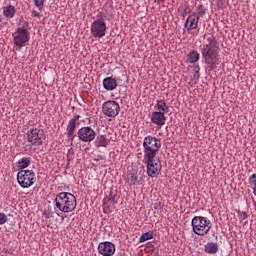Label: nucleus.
Returning <instances> with one entry per match:
<instances>
[{
    "instance_id": "nucleus-9",
    "label": "nucleus",
    "mask_w": 256,
    "mask_h": 256,
    "mask_svg": "<svg viewBox=\"0 0 256 256\" xmlns=\"http://www.w3.org/2000/svg\"><path fill=\"white\" fill-rule=\"evenodd\" d=\"M27 41H29V34L27 33V29L18 28L14 33V44L17 47H23Z\"/></svg>"
},
{
    "instance_id": "nucleus-23",
    "label": "nucleus",
    "mask_w": 256,
    "mask_h": 256,
    "mask_svg": "<svg viewBox=\"0 0 256 256\" xmlns=\"http://www.w3.org/2000/svg\"><path fill=\"white\" fill-rule=\"evenodd\" d=\"M130 183L132 185H137V183H139V177H137V174H131Z\"/></svg>"
},
{
    "instance_id": "nucleus-26",
    "label": "nucleus",
    "mask_w": 256,
    "mask_h": 256,
    "mask_svg": "<svg viewBox=\"0 0 256 256\" xmlns=\"http://www.w3.org/2000/svg\"><path fill=\"white\" fill-rule=\"evenodd\" d=\"M43 3H45V0H35V5L37 7H41V5H43Z\"/></svg>"
},
{
    "instance_id": "nucleus-6",
    "label": "nucleus",
    "mask_w": 256,
    "mask_h": 256,
    "mask_svg": "<svg viewBox=\"0 0 256 256\" xmlns=\"http://www.w3.org/2000/svg\"><path fill=\"white\" fill-rule=\"evenodd\" d=\"M33 179H35V173L31 172V170H21L18 172V183L24 188L31 187Z\"/></svg>"
},
{
    "instance_id": "nucleus-29",
    "label": "nucleus",
    "mask_w": 256,
    "mask_h": 256,
    "mask_svg": "<svg viewBox=\"0 0 256 256\" xmlns=\"http://www.w3.org/2000/svg\"><path fill=\"white\" fill-rule=\"evenodd\" d=\"M32 13H33L34 17H39V15H40L39 12H37V11H33Z\"/></svg>"
},
{
    "instance_id": "nucleus-32",
    "label": "nucleus",
    "mask_w": 256,
    "mask_h": 256,
    "mask_svg": "<svg viewBox=\"0 0 256 256\" xmlns=\"http://www.w3.org/2000/svg\"><path fill=\"white\" fill-rule=\"evenodd\" d=\"M244 217H247V214H246V213H244Z\"/></svg>"
},
{
    "instance_id": "nucleus-22",
    "label": "nucleus",
    "mask_w": 256,
    "mask_h": 256,
    "mask_svg": "<svg viewBox=\"0 0 256 256\" xmlns=\"http://www.w3.org/2000/svg\"><path fill=\"white\" fill-rule=\"evenodd\" d=\"M98 147H107V139L105 137L101 136L98 139Z\"/></svg>"
},
{
    "instance_id": "nucleus-3",
    "label": "nucleus",
    "mask_w": 256,
    "mask_h": 256,
    "mask_svg": "<svg viewBox=\"0 0 256 256\" xmlns=\"http://www.w3.org/2000/svg\"><path fill=\"white\" fill-rule=\"evenodd\" d=\"M193 231L196 235H207L211 229V221L202 216H196L192 219Z\"/></svg>"
},
{
    "instance_id": "nucleus-31",
    "label": "nucleus",
    "mask_w": 256,
    "mask_h": 256,
    "mask_svg": "<svg viewBox=\"0 0 256 256\" xmlns=\"http://www.w3.org/2000/svg\"><path fill=\"white\" fill-rule=\"evenodd\" d=\"M254 188H253V191H254V195H256V184H254Z\"/></svg>"
},
{
    "instance_id": "nucleus-15",
    "label": "nucleus",
    "mask_w": 256,
    "mask_h": 256,
    "mask_svg": "<svg viewBox=\"0 0 256 256\" xmlns=\"http://www.w3.org/2000/svg\"><path fill=\"white\" fill-rule=\"evenodd\" d=\"M199 23V17H196L195 15L189 16L185 27L186 29H197V24Z\"/></svg>"
},
{
    "instance_id": "nucleus-18",
    "label": "nucleus",
    "mask_w": 256,
    "mask_h": 256,
    "mask_svg": "<svg viewBox=\"0 0 256 256\" xmlns=\"http://www.w3.org/2000/svg\"><path fill=\"white\" fill-rule=\"evenodd\" d=\"M4 15L5 17H13L15 15V7L13 6H7L4 8Z\"/></svg>"
},
{
    "instance_id": "nucleus-13",
    "label": "nucleus",
    "mask_w": 256,
    "mask_h": 256,
    "mask_svg": "<svg viewBox=\"0 0 256 256\" xmlns=\"http://www.w3.org/2000/svg\"><path fill=\"white\" fill-rule=\"evenodd\" d=\"M151 119L155 125H165V115L163 112H154Z\"/></svg>"
},
{
    "instance_id": "nucleus-28",
    "label": "nucleus",
    "mask_w": 256,
    "mask_h": 256,
    "mask_svg": "<svg viewBox=\"0 0 256 256\" xmlns=\"http://www.w3.org/2000/svg\"><path fill=\"white\" fill-rule=\"evenodd\" d=\"M164 107H165V103L162 102V103L158 104V109H161L163 111V113L165 112V108Z\"/></svg>"
},
{
    "instance_id": "nucleus-8",
    "label": "nucleus",
    "mask_w": 256,
    "mask_h": 256,
    "mask_svg": "<svg viewBox=\"0 0 256 256\" xmlns=\"http://www.w3.org/2000/svg\"><path fill=\"white\" fill-rule=\"evenodd\" d=\"M105 31H107V25L105 24V22L97 20L92 23L91 33L93 37H98L99 39H101V37H105Z\"/></svg>"
},
{
    "instance_id": "nucleus-5",
    "label": "nucleus",
    "mask_w": 256,
    "mask_h": 256,
    "mask_svg": "<svg viewBox=\"0 0 256 256\" xmlns=\"http://www.w3.org/2000/svg\"><path fill=\"white\" fill-rule=\"evenodd\" d=\"M202 55L211 70L217 68V53H215V50L211 46L206 45L203 48Z\"/></svg>"
},
{
    "instance_id": "nucleus-19",
    "label": "nucleus",
    "mask_w": 256,
    "mask_h": 256,
    "mask_svg": "<svg viewBox=\"0 0 256 256\" xmlns=\"http://www.w3.org/2000/svg\"><path fill=\"white\" fill-rule=\"evenodd\" d=\"M149 239H153V232H146L141 235L139 242L145 243V241H149Z\"/></svg>"
},
{
    "instance_id": "nucleus-21",
    "label": "nucleus",
    "mask_w": 256,
    "mask_h": 256,
    "mask_svg": "<svg viewBox=\"0 0 256 256\" xmlns=\"http://www.w3.org/2000/svg\"><path fill=\"white\" fill-rule=\"evenodd\" d=\"M29 163H31V160H29V158H22V160L19 162L20 169H25L29 167Z\"/></svg>"
},
{
    "instance_id": "nucleus-2",
    "label": "nucleus",
    "mask_w": 256,
    "mask_h": 256,
    "mask_svg": "<svg viewBox=\"0 0 256 256\" xmlns=\"http://www.w3.org/2000/svg\"><path fill=\"white\" fill-rule=\"evenodd\" d=\"M144 161L147 165V174L149 177H157L161 173V160L157 155L149 154L144 156Z\"/></svg>"
},
{
    "instance_id": "nucleus-20",
    "label": "nucleus",
    "mask_w": 256,
    "mask_h": 256,
    "mask_svg": "<svg viewBox=\"0 0 256 256\" xmlns=\"http://www.w3.org/2000/svg\"><path fill=\"white\" fill-rule=\"evenodd\" d=\"M77 125V121L75 119H72L70 122H69V125H68V135H73V131L75 130V127Z\"/></svg>"
},
{
    "instance_id": "nucleus-11",
    "label": "nucleus",
    "mask_w": 256,
    "mask_h": 256,
    "mask_svg": "<svg viewBox=\"0 0 256 256\" xmlns=\"http://www.w3.org/2000/svg\"><path fill=\"white\" fill-rule=\"evenodd\" d=\"M98 252L103 256L114 255L115 245L111 242H101L98 246Z\"/></svg>"
},
{
    "instance_id": "nucleus-17",
    "label": "nucleus",
    "mask_w": 256,
    "mask_h": 256,
    "mask_svg": "<svg viewBox=\"0 0 256 256\" xmlns=\"http://www.w3.org/2000/svg\"><path fill=\"white\" fill-rule=\"evenodd\" d=\"M199 61V52L192 51L188 55V63H197Z\"/></svg>"
},
{
    "instance_id": "nucleus-7",
    "label": "nucleus",
    "mask_w": 256,
    "mask_h": 256,
    "mask_svg": "<svg viewBox=\"0 0 256 256\" xmlns=\"http://www.w3.org/2000/svg\"><path fill=\"white\" fill-rule=\"evenodd\" d=\"M119 109V104L115 101H107L102 106V111L107 117H117Z\"/></svg>"
},
{
    "instance_id": "nucleus-30",
    "label": "nucleus",
    "mask_w": 256,
    "mask_h": 256,
    "mask_svg": "<svg viewBox=\"0 0 256 256\" xmlns=\"http://www.w3.org/2000/svg\"><path fill=\"white\" fill-rule=\"evenodd\" d=\"M165 0H154V3H163Z\"/></svg>"
},
{
    "instance_id": "nucleus-12",
    "label": "nucleus",
    "mask_w": 256,
    "mask_h": 256,
    "mask_svg": "<svg viewBox=\"0 0 256 256\" xmlns=\"http://www.w3.org/2000/svg\"><path fill=\"white\" fill-rule=\"evenodd\" d=\"M78 135H79V139L85 142L93 141V139H95V131H93V129L89 127H84L80 129L78 132Z\"/></svg>"
},
{
    "instance_id": "nucleus-10",
    "label": "nucleus",
    "mask_w": 256,
    "mask_h": 256,
    "mask_svg": "<svg viewBox=\"0 0 256 256\" xmlns=\"http://www.w3.org/2000/svg\"><path fill=\"white\" fill-rule=\"evenodd\" d=\"M43 131L33 128L27 134V141L31 143V145H43Z\"/></svg>"
},
{
    "instance_id": "nucleus-14",
    "label": "nucleus",
    "mask_w": 256,
    "mask_h": 256,
    "mask_svg": "<svg viewBox=\"0 0 256 256\" xmlns=\"http://www.w3.org/2000/svg\"><path fill=\"white\" fill-rule=\"evenodd\" d=\"M103 85L107 91H113V89H116L117 87V80H115L113 77L105 78L103 80Z\"/></svg>"
},
{
    "instance_id": "nucleus-27",
    "label": "nucleus",
    "mask_w": 256,
    "mask_h": 256,
    "mask_svg": "<svg viewBox=\"0 0 256 256\" xmlns=\"http://www.w3.org/2000/svg\"><path fill=\"white\" fill-rule=\"evenodd\" d=\"M250 183H253L254 185H256V174H253L250 178Z\"/></svg>"
},
{
    "instance_id": "nucleus-24",
    "label": "nucleus",
    "mask_w": 256,
    "mask_h": 256,
    "mask_svg": "<svg viewBox=\"0 0 256 256\" xmlns=\"http://www.w3.org/2000/svg\"><path fill=\"white\" fill-rule=\"evenodd\" d=\"M7 223V216L4 213H0V225Z\"/></svg>"
},
{
    "instance_id": "nucleus-16",
    "label": "nucleus",
    "mask_w": 256,
    "mask_h": 256,
    "mask_svg": "<svg viewBox=\"0 0 256 256\" xmlns=\"http://www.w3.org/2000/svg\"><path fill=\"white\" fill-rule=\"evenodd\" d=\"M219 250V246L213 242H209L205 246V251H207L210 254L216 253Z\"/></svg>"
},
{
    "instance_id": "nucleus-4",
    "label": "nucleus",
    "mask_w": 256,
    "mask_h": 256,
    "mask_svg": "<svg viewBox=\"0 0 256 256\" xmlns=\"http://www.w3.org/2000/svg\"><path fill=\"white\" fill-rule=\"evenodd\" d=\"M143 145L145 148L144 156L157 155L156 153L157 151H159V147H161V141L151 136H148L144 139Z\"/></svg>"
},
{
    "instance_id": "nucleus-1",
    "label": "nucleus",
    "mask_w": 256,
    "mask_h": 256,
    "mask_svg": "<svg viewBox=\"0 0 256 256\" xmlns=\"http://www.w3.org/2000/svg\"><path fill=\"white\" fill-rule=\"evenodd\" d=\"M56 207L64 213H71L77 207V199L71 193L61 192L56 197Z\"/></svg>"
},
{
    "instance_id": "nucleus-25",
    "label": "nucleus",
    "mask_w": 256,
    "mask_h": 256,
    "mask_svg": "<svg viewBox=\"0 0 256 256\" xmlns=\"http://www.w3.org/2000/svg\"><path fill=\"white\" fill-rule=\"evenodd\" d=\"M205 7H203V5H200L198 7V15H200L202 17V15H205Z\"/></svg>"
}]
</instances>
